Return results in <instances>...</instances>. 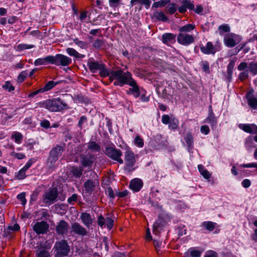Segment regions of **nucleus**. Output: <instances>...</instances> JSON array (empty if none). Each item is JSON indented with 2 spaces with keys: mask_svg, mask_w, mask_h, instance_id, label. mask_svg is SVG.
I'll return each mask as SVG.
<instances>
[{
  "mask_svg": "<svg viewBox=\"0 0 257 257\" xmlns=\"http://www.w3.org/2000/svg\"><path fill=\"white\" fill-rule=\"evenodd\" d=\"M112 75L116 80L120 81L121 84H127L133 79L131 73L128 71L124 72L120 68L112 71Z\"/></svg>",
  "mask_w": 257,
  "mask_h": 257,
  "instance_id": "obj_6",
  "label": "nucleus"
},
{
  "mask_svg": "<svg viewBox=\"0 0 257 257\" xmlns=\"http://www.w3.org/2000/svg\"><path fill=\"white\" fill-rule=\"evenodd\" d=\"M248 68V71L250 72L253 75L257 74V61H251L248 65L247 63L241 62L237 67L239 71L244 70Z\"/></svg>",
  "mask_w": 257,
  "mask_h": 257,
  "instance_id": "obj_10",
  "label": "nucleus"
},
{
  "mask_svg": "<svg viewBox=\"0 0 257 257\" xmlns=\"http://www.w3.org/2000/svg\"><path fill=\"white\" fill-rule=\"evenodd\" d=\"M56 252L55 257L67 256L70 252V247L65 239L57 241L53 248Z\"/></svg>",
  "mask_w": 257,
  "mask_h": 257,
  "instance_id": "obj_2",
  "label": "nucleus"
},
{
  "mask_svg": "<svg viewBox=\"0 0 257 257\" xmlns=\"http://www.w3.org/2000/svg\"><path fill=\"white\" fill-rule=\"evenodd\" d=\"M217 253L213 250H209L207 251L205 254L204 257H217Z\"/></svg>",
  "mask_w": 257,
  "mask_h": 257,
  "instance_id": "obj_61",
  "label": "nucleus"
},
{
  "mask_svg": "<svg viewBox=\"0 0 257 257\" xmlns=\"http://www.w3.org/2000/svg\"><path fill=\"white\" fill-rule=\"evenodd\" d=\"M201 133L205 135L209 134L210 130L209 127L206 125H204L201 126L200 128Z\"/></svg>",
  "mask_w": 257,
  "mask_h": 257,
  "instance_id": "obj_60",
  "label": "nucleus"
},
{
  "mask_svg": "<svg viewBox=\"0 0 257 257\" xmlns=\"http://www.w3.org/2000/svg\"><path fill=\"white\" fill-rule=\"evenodd\" d=\"M235 61L230 60L227 66V77L229 80H230L232 77L233 70L234 67Z\"/></svg>",
  "mask_w": 257,
  "mask_h": 257,
  "instance_id": "obj_30",
  "label": "nucleus"
},
{
  "mask_svg": "<svg viewBox=\"0 0 257 257\" xmlns=\"http://www.w3.org/2000/svg\"><path fill=\"white\" fill-rule=\"evenodd\" d=\"M127 84L132 87L127 91V93L133 94L136 98L139 97L140 94V91L135 80L134 79H132Z\"/></svg>",
  "mask_w": 257,
  "mask_h": 257,
  "instance_id": "obj_17",
  "label": "nucleus"
},
{
  "mask_svg": "<svg viewBox=\"0 0 257 257\" xmlns=\"http://www.w3.org/2000/svg\"><path fill=\"white\" fill-rule=\"evenodd\" d=\"M35 47L34 45H29L26 44H21L18 45L16 49L18 51H22L26 49H29L33 48Z\"/></svg>",
  "mask_w": 257,
  "mask_h": 257,
  "instance_id": "obj_36",
  "label": "nucleus"
},
{
  "mask_svg": "<svg viewBox=\"0 0 257 257\" xmlns=\"http://www.w3.org/2000/svg\"><path fill=\"white\" fill-rule=\"evenodd\" d=\"M181 6L178 9V11L181 13H185L187 9L190 10H194V6L190 0H183L181 1Z\"/></svg>",
  "mask_w": 257,
  "mask_h": 257,
  "instance_id": "obj_19",
  "label": "nucleus"
},
{
  "mask_svg": "<svg viewBox=\"0 0 257 257\" xmlns=\"http://www.w3.org/2000/svg\"><path fill=\"white\" fill-rule=\"evenodd\" d=\"M87 148L88 149L96 152H98L100 150L99 145L93 141H90L88 143Z\"/></svg>",
  "mask_w": 257,
  "mask_h": 257,
  "instance_id": "obj_32",
  "label": "nucleus"
},
{
  "mask_svg": "<svg viewBox=\"0 0 257 257\" xmlns=\"http://www.w3.org/2000/svg\"><path fill=\"white\" fill-rule=\"evenodd\" d=\"M28 75V73L26 71L21 72L18 76L17 81L19 83L23 82Z\"/></svg>",
  "mask_w": 257,
  "mask_h": 257,
  "instance_id": "obj_43",
  "label": "nucleus"
},
{
  "mask_svg": "<svg viewBox=\"0 0 257 257\" xmlns=\"http://www.w3.org/2000/svg\"><path fill=\"white\" fill-rule=\"evenodd\" d=\"M86 121H87L86 117L85 116H82L81 117H80V118L79 119V120L78 123V126L79 127L82 128V125L83 124V123L84 122H86Z\"/></svg>",
  "mask_w": 257,
  "mask_h": 257,
  "instance_id": "obj_63",
  "label": "nucleus"
},
{
  "mask_svg": "<svg viewBox=\"0 0 257 257\" xmlns=\"http://www.w3.org/2000/svg\"><path fill=\"white\" fill-rule=\"evenodd\" d=\"M135 144L140 148H142L144 146V141L139 136L136 137L134 140Z\"/></svg>",
  "mask_w": 257,
  "mask_h": 257,
  "instance_id": "obj_44",
  "label": "nucleus"
},
{
  "mask_svg": "<svg viewBox=\"0 0 257 257\" xmlns=\"http://www.w3.org/2000/svg\"><path fill=\"white\" fill-rule=\"evenodd\" d=\"M87 12L86 11H82L80 13L79 17V20L82 22H84L87 18Z\"/></svg>",
  "mask_w": 257,
  "mask_h": 257,
  "instance_id": "obj_62",
  "label": "nucleus"
},
{
  "mask_svg": "<svg viewBox=\"0 0 257 257\" xmlns=\"http://www.w3.org/2000/svg\"><path fill=\"white\" fill-rule=\"evenodd\" d=\"M218 29L219 30H221L223 32L227 33L230 31V27L226 24L220 25Z\"/></svg>",
  "mask_w": 257,
  "mask_h": 257,
  "instance_id": "obj_59",
  "label": "nucleus"
},
{
  "mask_svg": "<svg viewBox=\"0 0 257 257\" xmlns=\"http://www.w3.org/2000/svg\"><path fill=\"white\" fill-rule=\"evenodd\" d=\"M67 53L71 56H74L76 58H82L84 57V55L79 54L75 49L68 48L66 49Z\"/></svg>",
  "mask_w": 257,
  "mask_h": 257,
  "instance_id": "obj_31",
  "label": "nucleus"
},
{
  "mask_svg": "<svg viewBox=\"0 0 257 257\" xmlns=\"http://www.w3.org/2000/svg\"><path fill=\"white\" fill-rule=\"evenodd\" d=\"M177 41L181 45L188 46L194 42V38L186 33H180L177 37Z\"/></svg>",
  "mask_w": 257,
  "mask_h": 257,
  "instance_id": "obj_12",
  "label": "nucleus"
},
{
  "mask_svg": "<svg viewBox=\"0 0 257 257\" xmlns=\"http://www.w3.org/2000/svg\"><path fill=\"white\" fill-rule=\"evenodd\" d=\"M106 219H105L102 215H100L98 216L97 219L98 224L101 227H102L103 225L105 224Z\"/></svg>",
  "mask_w": 257,
  "mask_h": 257,
  "instance_id": "obj_56",
  "label": "nucleus"
},
{
  "mask_svg": "<svg viewBox=\"0 0 257 257\" xmlns=\"http://www.w3.org/2000/svg\"><path fill=\"white\" fill-rule=\"evenodd\" d=\"M214 224L213 222L210 221L204 223L205 228L209 231H212L214 229L215 227Z\"/></svg>",
  "mask_w": 257,
  "mask_h": 257,
  "instance_id": "obj_48",
  "label": "nucleus"
},
{
  "mask_svg": "<svg viewBox=\"0 0 257 257\" xmlns=\"http://www.w3.org/2000/svg\"><path fill=\"white\" fill-rule=\"evenodd\" d=\"M105 224L107 228L110 230L112 228L113 225V220L109 217L106 218Z\"/></svg>",
  "mask_w": 257,
  "mask_h": 257,
  "instance_id": "obj_58",
  "label": "nucleus"
},
{
  "mask_svg": "<svg viewBox=\"0 0 257 257\" xmlns=\"http://www.w3.org/2000/svg\"><path fill=\"white\" fill-rule=\"evenodd\" d=\"M170 120V118L168 115H163L162 117V121L164 124H169Z\"/></svg>",
  "mask_w": 257,
  "mask_h": 257,
  "instance_id": "obj_64",
  "label": "nucleus"
},
{
  "mask_svg": "<svg viewBox=\"0 0 257 257\" xmlns=\"http://www.w3.org/2000/svg\"><path fill=\"white\" fill-rule=\"evenodd\" d=\"M169 2V1L165 0H161L158 2H155L153 4V8H158L163 7L166 6V5Z\"/></svg>",
  "mask_w": 257,
  "mask_h": 257,
  "instance_id": "obj_46",
  "label": "nucleus"
},
{
  "mask_svg": "<svg viewBox=\"0 0 257 257\" xmlns=\"http://www.w3.org/2000/svg\"><path fill=\"white\" fill-rule=\"evenodd\" d=\"M49 224L44 221L37 222L33 226V229L37 234L47 233L49 229Z\"/></svg>",
  "mask_w": 257,
  "mask_h": 257,
  "instance_id": "obj_14",
  "label": "nucleus"
},
{
  "mask_svg": "<svg viewBox=\"0 0 257 257\" xmlns=\"http://www.w3.org/2000/svg\"><path fill=\"white\" fill-rule=\"evenodd\" d=\"M99 186L98 176L94 172H91L90 179H88L84 183V191L86 193L91 194Z\"/></svg>",
  "mask_w": 257,
  "mask_h": 257,
  "instance_id": "obj_5",
  "label": "nucleus"
},
{
  "mask_svg": "<svg viewBox=\"0 0 257 257\" xmlns=\"http://www.w3.org/2000/svg\"><path fill=\"white\" fill-rule=\"evenodd\" d=\"M48 63L51 64V56H48L43 58H39L34 61L35 66L46 65Z\"/></svg>",
  "mask_w": 257,
  "mask_h": 257,
  "instance_id": "obj_28",
  "label": "nucleus"
},
{
  "mask_svg": "<svg viewBox=\"0 0 257 257\" xmlns=\"http://www.w3.org/2000/svg\"><path fill=\"white\" fill-rule=\"evenodd\" d=\"M72 62L70 58L60 54L51 56V64L57 66H66Z\"/></svg>",
  "mask_w": 257,
  "mask_h": 257,
  "instance_id": "obj_7",
  "label": "nucleus"
},
{
  "mask_svg": "<svg viewBox=\"0 0 257 257\" xmlns=\"http://www.w3.org/2000/svg\"><path fill=\"white\" fill-rule=\"evenodd\" d=\"M69 224L65 220H61L56 227V231L58 235L64 236L68 231Z\"/></svg>",
  "mask_w": 257,
  "mask_h": 257,
  "instance_id": "obj_16",
  "label": "nucleus"
},
{
  "mask_svg": "<svg viewBox=\"0 0 257 257\" xmlns=\"http://www.w3.org/2000/svg\"><path fill=\"white\" fill-rule=\"evenodd\" d=\"M74 43L75 44H76L77 46L80 47L81 48H86L87 44L86 43L83 41H79L77 39H75L74 40Z\"/></svg>",
  "mask_w": 257,
  "mask_h": 257,
  "instance_id": "obj_57",
  "label": "nucleus"
},
{
  "mask_svg": "<svg viewBox=\"0 0 257 257\" xmlns=\"http://www.w3.org/2000/svg\"><path fill=\"white\" fill-rule=\"evenodd\" d=\"M99 71V74L101 77H105L109 76L111 71H109L106 67L105 65L103 64V67H101Z\"/></svg>",
  "mask_w": 257,
  "mask_h": 257,
  "instance_id": "obj_37",
  "label": "nucleus"
},
{
  "mask_svg": "<svg viewBox=\"0 0 257 257\" xmlns=\"http://www.w3.org/2000/svg\"><path fill=\"white\" fill-rule=\"evenodd\" d=\"M186 143L189 148H192L193 145V138L192 135L188 133L184 138Z\"/></svg>",
  "mask_w": 257,
  "mask_h": 257,
  "instance_id": "obj_35",
  "label": "nucleus"
},
{
  "mask_svg": "<svg viewBox=\"0 0 257 257\" xmlns=\"http://www.w3.org/2000/svg\"><path fill=\"white\" fill-rule=\"evenodd\" d=\"M204 122L209 123L212 127L216 126L217 123V118L214 116L211 106H210V109L208 117L205 119Z\"/></svg>",
  "mask_w": 257,
  "mask_h": 257,
  "instance_id": "obj_27",
  "label": "nucleus"
},
{
  "mask_svg": "<svg viewBox=\"0 0 257 257\" xmlns=\"http://www.w3.org/2000/svg\"><path fill=\"white\" fill-rule=\"evenodd\" d=\"M201 66L202 67V69L204 72L206 73H209V63L207 61H202L201 62Z\"/></svg>",
  "mask_w": 257,
  "mask_h": 257,
  "instance_id": "obj_53",
  "label": "nucleus"
},
{
  "mask_svg": "<svg viewBox=\"0 0 257 257\" xmlns=\"http://www.w3.org/2000/svg\"><path fill=\"white\" fill-rule=\"evenodd\" d=\"M246 97L248 100V105L253 109H256L257 108V98L254 97L250 91L246 93Z\"/></svg>",
  "mask_w": 257,
  "mask_h": 257,
  "instance_id": "obj_26",
  "label": "nucleus"
},
{
  "mask_svg": "<svg viewBox=\"0 0 257 257\" xmlns=\"http://www.w3.org/2000/svg\"><path fill=\"white\" fill-rule=\"evenodd\" d=\"M3 88L9 92L14 90L15 89V87L11 84L9 81H7L5 83V84L3 85Z\"/></svg>",
  "mask_w": 257,
  "mask_h": 257,
  "instance_id": "obj_55",
  "label": "nucleus"
},
{
  "mask_svg": "<svg viewBox=\"0 0 257 257\" xmlns=\"http://www.w3.org/2000/svg\"><path fill=\"white\" fill-rule=\"evenodd\" d=\"M10 155L12 156H13L14 158H17L18 159H22L25 157V156L24 154H23L22 153H16L14 151L10 153Z\"/></svg>",
  "mask_w": 257,
  "mask_h": 257,
  "instance_id": "obj_52",
  "label": "nucleus"
},
{
  "mask_svg": "<svg viewBox=\"0 0 257 257\" xmlns=\"http://www.w3.org/2000/svg\"><path fill=\"white\" fill-rule=\"evenodd\" d=\"M188 252L190 253L191 257H200L202 253L201 251L196 250L194 248H190Z\"/></svg>",
  "mask_w": 257,
  "mask_h": 257,
  "instance_id": "obj_40",
  "label": "nucleus"
},
{
  "mask_svg": "<svg viewBox=\"0 0 257 257\" xmlns=\"http://www.w3.org/2000/svg\"><path fill=\"white\" fill-rule=\"evenodd\" d=\"M200 50L202 53L205 54H214L216 52L215 48L210 42H208L206 46H201Z\"/></svg>",
  "mask_w": 257,
  "mask_h": 257,
  "instance_id": "obj_21",
  "label": "nucleus"
},
{
  "mask_svg": "<svg viewBox=\"0 0 257 257\" xmlns=\"http://www.w3.org/2000/svg\"><path fill=\"white\" fill-rule=\"evenodd\" d=\"M105 154L110 158L117 161L120 164H122L123 161L120 158L122 155L121 151L113 147H107L105 150Z\"/></svg>",
  "mask_w": 257,
  "mask_h": 257,
  "instance_id": "obj_9",
  "label": "nucleus"
},
{
  "mask_svg": "<svg viewBox=\"0 0 257 257\" xmlns=\"http://www.w3.org/2000/svg\"><path fill=\"white\" fill-rule=\"evenodd\" d=\"M71 233L72 235L77 234L81 236L86 235L88 233L87 230L78 222H74L71 226Z\"/></svg>",
  "mask_w": 257,
  "mask_h": 257,
  "instance_id": "obj_13",
  "label": "nucleus"
},
{
  "mask_svg": "<svg viewBox=\"0 0 257 257\" xmlns=\"http://www.w3.org/2000/svg\"><path fill=\"white\" fill-rule=\"evenodd\" d=\"M235 36L236 35L233 34L226 35L224 38L225 45L229 47H234L236 45L234 40Z\"/></svg>",
  "mask_w": 257,
  "mask_h": 257,
  "instance_id": "obj_24",
  "label": "nucleus"
},
{
  "mask_svg": "<svg viewBox=\"0 0 257 257\" xmlns=\"http://www.w3.org/2000/svg\"><path fill=\"white\" fill-rule=\"evenodd\" d=\"M169 127L173 130L176 129L179 124V121L178 119L176 118H172L171 119L169 122Z\"/></svg>",
  "mask_w": 257,
  "mask_h": 257,
  "instance_id": "obj_41",
  "label": "nucleus"
},
{
  "mask_svg": "<svg viewBox=\"0 0 257 257\" xmlns=\"http://www.w3.org/2000/svg\"><path fill=\"white\" fill-rule=\"evenodd\" d=\"M156 17H157V18L159 20H160V21H162L165 22V21H167L168 20L167 17L165 15V14L163 13V12H159V13H158Z\"/></svg>",
  "mask_w": 257,
  "mask_h": 257,
  "instance_id": "obj_51",
  "label": "nucleus"
},
{
  "mask_svg": "<svg viewBox=\"0 0 257 257\" xmlns=\"http://www.w3.org/2000/svg\"><path fill=\"white\" fill-rule=\"evenodd\" d=\"M83 168L82 166H72L70 168V172L76 178H79L82 174Z\"/></svg>",
  "mask_w": 257,
  "mask_h": 257,
  "instance_id": "obj_29",
  "label": "nucleus"
},
{
  "mask_svg": "<svg viewBox=\"0 0 257 257\" xmlns=\"http://www.w3.org/2000/svg\"><path fill=\"white\" fill-rule=\"evenodd\" d=\"M194 25L192 24H187L182 27L179 28V31L180 32V33H186L192 31L193 30H194Z\"/></svg>",
  "mask_w": 257,
  "mask_h": 257,
  "instance_id": "obj_33",
  "label": "nucleus"
},
{
  "mask_svg": "<svg viewBox=\"0 0 257 257\" xmlns=\"http://www.w3.org/2000/svg\"><path fill=\"white\" fill-rule=\"evenodd\" d=\"M95 160V157L92 154H86L82 155L80 158V163L83 168L91 169Z\"/></svg>",
  "mask_w": 257,
  "mask_h": 257,
  "instance_id": "obj_11",
  "label": "nucleus"
},
{
  "mask_svg": "<svg viewBox=\"0 0 257 257\" xmlns=\"http://www.w3.org/2000/svg\"><path fill=\"white\" fill-rule=\"evenodd\" d=\"M239 127L246 133L257 134V125L254 124H240Z\"/></svg>",
  "mask_w": 257,
  "mask_h": 257,
  "instance_id": "obj_20",
  "label": "nucleus"
},
{
  "mask_svg": "<svg viewBox=\"0 0 257 257\" xmlns=\"http://www.w3.org/2000/svg\"><path fill=\"white\" fill-rule=\"evenodd\" d=\"M80 219L83 224L87 227H89L93 222L91 215L86 212H82L81 213Z\"/></svg>",
  "mask_w": 257,
  "mask_h": 257,
  "instance_id": "obj_22",
  "label": "nucleus"
},
{
  "mask_svg": "<svg viewBox=\"0 0 257 257\" xmlns=\"http://www.w3.org/2000/svg\"><path fill=\"white\" fill-rule=\"evenodd\" d=\"M143 186V182L141 179H135L132 180L130 184V188L135 192L139 191Z\"/></svg>",
  "mask_w": 257,
  "mask_h": 257,
  "instance_id": "obj_25",
  "label": "nucleus"
},
{
  "mask_svg": "<svg viewBox=\"0 0 257 257\" xmlns=\"http://www.w3.org/2000/svg\"><path fill=\"white\" fill-rule=\"evenodd\" d=\"M57 189L56 188L49 189L43 196V201L45 204L50 205L57 200Z\"/></svg>",
  "mask_w": 257,
  "mask_h": 257,
  "instance_id": "obj_8",
  "label": "nucleus"
},
{
  "mask_svg": "<svg viewBox=\"0 0 257 257\" xmlns=\"http://www.w3.org/2000/svg\"><path fill=\"white\" fill-rule=\"evenodd\" d=\"M58 83V82H54L53 81H50L43 88H41L42 91L45 92L50 90Z\"/></svg>",
  "mask_w": 257,
  "mask_h": 257,
  "instance_id": "obj_34",
  "label": "nucleus"
},
{
  "mask_svg": "<svg viewBox=\"0 0 257 257\" xmlns=\"http://www.w3.org/2000/svg\"><path fill=\"white\" fill-rule=\"evenodd\" d=\"M176 5L175 4H169L166 7L167 12L171 15L174 14L176 12Z\"/></svg>",
  "mask_w": 257,
  "mask_h": 257,
  "instance_id": "obj_39",
  "label": "nucleus"
},
{
  "mask_svg": "<svg viewBox=\"0 0 257 257\" xmlns=\"http://www.w3.org/2000/svg\"><path fill=\"white\" fill-rule=\"evenodd\" d=\"M248 77V70H243L242 72H241L239 76H238V79L242 81L244 80L245 79H247Z\"/></svg>",
  "mask_w": 257,
  "mask_h": 257,
  "instance_id": "obj_47",
  "label": "nucleus"
},
{
  "mask_svg": "<svg viewBox=\"0 0 257 257\" xmlns=\"http://www.w3.org/2000/svg\"><path fill=\"white\" fill-rule=\"evenodd\" d=\"M47 109L50 111H59L67 108V104L60 98L46 100Z\"/></svg>",
  "mask_w": 257,
  "mask_h": 257,
  "instance_id": "obj_3",
  "label": "nucleus"
},
{
  "mask_svg": "<svg viewBox=\"0 0 257 257\" xmlns=\"http://www.w3.org/2000/svg\"><path fill=\"white\" fill-rule=\"evenodd\" d=\"M104 45V42L100 39L95 40L92 44V46L96 49H99Z\"/></svg>",
  "mask_w": 257,
  "mask_h": 257,
  "instance_id": "obj_42",
  "label": "nucleus"
},
{
  "mask_svg": "<svg viewBox=\"0 0 257 257\" xmlns=\"http://www.w3.org/2000/svg\"><path fill=\"white\" fill-rule=\"evenodd\" d=\"M103 64L94 61L93 58L89 59L87 62V65L92 73H95L97 70H99L102 68L101 67H103Z\"/></svg>",
  "mask_w": 257,
  "mask_h": 257,
  "instance_id": "obj_18",
  "label": "nucleus"
},
{
  "mask_svg": "<svg viewBox=\"0 0 257 257\" xmlns=\"http://www.w3.org/2000/svg\"><path fill=\"white\" fill-rule=\"evenodd\" d=\"M13 139H15V141L17 143H20L23 138L22 135L18 132H15L12 136Z\"/></svg>",
  "mask_w": 257,
  "mask_h": 257,
  "instance_id": "obj_45",
  "label": "nucleus"
},
{
  "mask_svg": "<svg viewBox=\"0 0 257 257\" xmlns=\"http://www.w3.org/2000/svg\"><path fill=\"white\" fill-rule=\"evenodd\" d=\"M25 195H26V194L25 192H22V193L18 194L17 196V198L21 201L22 204L23 205H25V204L26 203V199L25 198Z\"/></svg>",
  "mask_w": 257,
  "mask_h": 257,
  "instance_id": "obj_54",
  "label": "nucleus"
},
{
  "mask_svg": "<svg viewBox=\"0 0 257 257\" xmlns=\"http://www.w3.org/2000/svg\"><path fill=\"white\" fill-rule=\"evenodd\" d=\"M124 161L126 164L125 169L130 171V168L135 163V155L131 151L127 150L125 152Z\"/></svg>",
  "mask_w": 257,
  "mask_h": 257,
  "instance_id": "obj_15",
  "label": "nucleus"
},
{
  "mask_svg": "<svg viewBox=\"0 0 257 257\" xmlns=\"http://www.w3.org/2000/svg\"><path fill=\"white\" fill-rule=\"evenodd\" d=\"M50 253L48 251L42 249L39 251L37 253V257H49Z\"/></svg>",
  "mask_w": 257,
  "mask_h": 257,
  "instance_id": "obj_50",
  "label": "nucleus"
},
{
  "mask_svg": "<svg viewBox=\"0 0 257 257\" xmlns=\"http://www.w3.org/2000/svg\"><path fill=\"white\" fill-rule=\"evenodd\" d=\"M26 170H23V168L21 169L16 175L17 178L18 179H24L26 177Z\"/></svg>",
  "mask_w": 257,
  "mask_h": 257,
  "instance_id": "obj_49",
  "label": "nucleus"
},
{
  "mask_svg": "<svg viewBox=\"0 0 257 257\" xmlns=\"http://www.w3.org/2000/svg\"><path fill=\"white\" fill-rule=\"evenodd\" d=\"M245 147L247 149L249 150L252 148L255 147V145L253 142L252 137H248L245 141Z\"/></svg>",
  "mask_w": 257,
  "mask_h": 257,
  "instance_id": "obj_38",
  "label": "nucleus"
},
{
  "mask_svg": "<svg viewBox=\"0 0 257 257\" xmlns=\"http://www.w3.org/2000/svg\"><path fill=\"white\" fill-rule=\"evenodd\" d=\"M176 35L172 33H165L162 36V42L167 45L173 44L175 42Z\"/></svg>",
  "mask_w": 257,
  "mask_h": 257,
  "instance_id": "obj_23",
  "label": "nucleus"
},
{
  "mask_svg": "<svg viewBox=\"0 0 257 257\" xmlns=\"http://www.w3.org/2000/svg\"><path fill=\"white\" fill-rule=\"evenodd\" d=\"M64 148L65 144L63 145H57L50 150L46 163L49 170L52 171L55 168V164L64 151Z\"/></svg>",
  "mask_w": 257,
  "mask_h": 257,
  "instance_id": "obj_1",
  "label": "nucleus"
},
{
  "mask_svg": "<svg viewBox=\"0 0 257 257\" xmlns=\"http://www.w3.org/2000/svg\"><path fill=\"white\" fill-rule=\"evenodd\" d=\"M170 221L171 217L168 214L162 213L160 214L157 220L153 224V233L158 234Z\"/></svg>",
  "mask_w": 257,
  "mask_h": 257,
  "instance_id": "obj_4",
  "label": "nucleus"
}]
</instances>
